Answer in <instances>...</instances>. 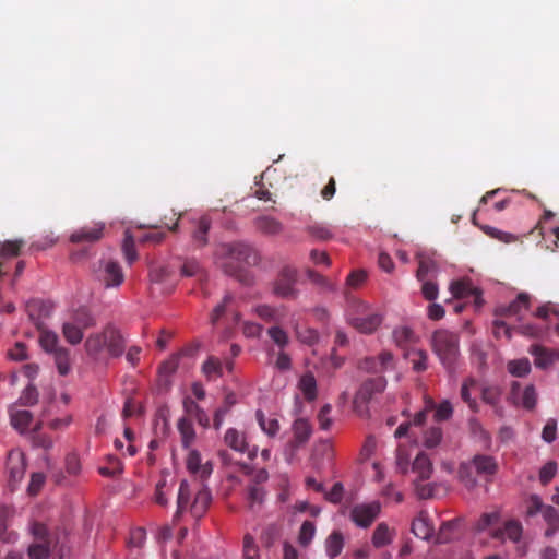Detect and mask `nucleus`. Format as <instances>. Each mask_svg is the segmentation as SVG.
I'll list each match as a JSON object with an SVG mask.
<instances>
[{
  "label": "nucleus",
  "instance_id": "1",
  "mask_svg": "<svg viewBox=\"0 0 559 559\" xmlns=\"http://www.w3.org/2000/svg\"><path fill=\"white\" fill-rule=\"evenodd\" d=\"M84 347L87 356L100 361L106 357H120L126 348V340L120 330L109 323L100 332L90 334Z\"/></svg>",
  "mask_w": 559,
  "mask_h": 559
},
{
  "label": "nucleus",
  "instance_id": "2",
  "mask_svg": "<svg viewBox=\"0 0 559 559\" xmlns=\"http://www.w3.org/2000/svg\"><path fill=\"white\" fill-rule=\"evenodd\" d=\"M347 322L360 333H373L382 323V314L367 302L354 296H347Z\"/></svg>",
  "mask_w": 559,
  "mask_h": 559
},
{
  "label": "nucleus",
  "instance_id": "3",
  "mask_svg": "<svg viewBox=\"0 0 559 559\" xmlns=\"http://www.w3.org/2000/svg\"><path fill=\"white\" fill-rule=\"evenodd\" d=\"M498 468V462L493 456L476 454L471 461L460 465L459 477L466 488L472 489L477 485L476 477L491 481Z\"/></svg>",
  "mask_w": 559,
  "mask_h": 559
},
{
  "label": "nucleus",
  "instance_id": "4",
  "mask_svg": "<svg viewBox=\"0 0 559 559\" xmlns=\"http://www.w3.org/2000/svg\"><path fill=\"white\" fill-rule=\"evenodd\" d=\"M431 347L441 365L452 372L460 357L459 334L445 329L437 330L431 336Z\"/></svg>",
  "mask_w": 559,
  "mask_h": 559
},
{
  "label": "nucleus",
  "instance_id": "5",
  "mask_svg": "<svg viewBox=\"0 0 559 559\" xmlns=\"http://www.w3.org/2000/svg\"><path fill=\"white\" fill-rule=\"evenodd\" d=\"M221 250L226 259L221 262V266L226 274L231 276H240L241 273L239 266L234 264V262L257 265L261 259L259 252L253 247L243 242L224 245Z\"/></svg>",
  "mask_w": 559,
  "mask_h": 559
},
{
  "label": "nucleus",
  "instance_id": "6",
  "mask_svg": "<svg viewBox=\"0 0 559 559\" xmlns=\"http://www.w3.org/2000/svg\"><path fill=\"white\" fill-rule=\"evenodd\" d=\"M190 485L187 480H182L179 486L178 497H177V511L174 515V521H177L182 512H185L188 508L193 518L200 519L202 518L212 501V495L207 488H201L194 496L193 502L190 504Z\"/></svg>",
  "mask_w": 559,
  "mask_h": 559
},
{
  "label": "nucleus",
  "instance_id": "7",
  "mask_svg": "<svg viewBox=\"0 0 559 559\" xmlns=\"http://www.w3.org/2000/svg\"><path fill=\"white\" fill-rule=\"evenodd\" d=\"M297 270L290 265L283 266L272 284V292L275 296L284 299H296L298 296Z\"/></svg>",
  "mask_w": 559,
  "mask_h": 559
},
{
  "label": "nucleus",
  "instance_id": "8",
  "mask_svg": "<svg viewBox=\"0 0 559 559\" xmlns=\"http://www.w3.org/2000/svg\"><path fill=\"white\" fill-rule=\"evenodd\" d=\"M386 386V380L383 377L374 379H368L365 381L354 397L355 411L364 415L367 412L366 405L373 399L374 394H379L384 391Z\"/></svg>",
  "mask_w": 559,
  "mask_h": 559
},
{
  "label": "nucleus",
  "instance_id": "9",
  "mask_svg": "<svg viewBox=\"0 0 559 559\" xmlns=\"http://www.w3.org/2000/svg\"><path fill=\"white\" fill-rule=\"evenodd\" d=\"M380 512L379 501L358 503L350 509L349 519L356 526L368 528L378 519Z\"/></svg>",
  "mask_w": 559,
  "mask_h": 559
},
{
  "label": "nucleus",
  "instance_id": "10",
  "mask_svg": "<svg viewBox=\"0 0 559 559\" xmlns=\"http://www.w3.org/2000/svg\"><path fill=\"white\" fill-rule=\"evenodd\" d=\"M95 273L105 287H117L124 278L120 265L111 260L99 261V266Z\"/></svg>",
  "mask_w": 559,
  "mask_h": 559
},
{
  "label": "nucleus",
  "instance_id": "11",
  "mask_svg": "<svg viewBox=\"0 0 559 559\" xmlns=\"http://www.w3.org/2000/svg\"><path fill=\"white\" fill-rule=\"evenodd\" d=\"M225 444L240 454H246L250 460L257 456L258 448H250L245 432L236 428H228L224 436Z\"/></svg>",
  "mask_w": 559,
  "mask_h": 559
},
{
  "label": "nucleus",
  "instance_id": "12",
  "mask_svg": "<svg viewBox=\"0 0 559 559\" xmlns=\"http://www.w3.org/2000/svg\"><path fill=\"white\" fill-rule=\"evenodd\" d=\"M106 225L103 222H94L91 225L82 226L70 235L72 243H95L105 234Z\"/></svg>",
  "mask_w": 559,
  "mask_h": 559
},
{
  "label": "nucleus",
  "instance_id": "13",
  "mask_svg": "<svg viewBox=\"0 0 559 559\" xmlns=\"http://www.w3.org/2000/svg\"><path fill=\"white\" fill-rule=\"evenodd\" d=\"M510 400L515 405H522L526 409H533L537 402L536 390L533 384H528L521 393V384L518 381H513L510 388Z\"/></svg>",
  "mask_w": 559,
  "mask_h": 559
},
{
  "label": "nucleus",
  "instance_id": "14",
  "mask_svg": "<svg viewBox=\"0 0 559 559\" xmlns=\"http://www.w3.org/2000/svg\"><path fill=\"white\" fill-rule=\"evenodd\" d=\"M531 297L527 293H520L516 298L508 306L497 307L495 314L497 317H515L522 319V312L530 308Z\"/></svg>",
  "mask_w": 559,
  "mask_h": 559
},
{
  "label": "nucleus",
  "instance_id": "15",
  "mask_svg": "<svg viewBox=\"0 0 559 559\" xmlns=\"http://www.w3.org/2000/svg\"><path fill=\"white\" fill-rule=\"evenodd\" d=\"M9 483L12 487L17 485L24 477L26 464L23 453L11 451L7 461Z\"/></svg>",
  "mask_w": 559,
  "mask_h": 559
},
{
  "label": "nucleus",
  "instance_id": "16",
  "mask_svg": "<svg viewBox=\"0 0 559 559\" xmlns=\"http://www.w3.org/2000/svg\"><path fill=\"white\" fill-rule=\"evenodd\" d=\"M187 469L199 476L201 479H206L213 472V466L210 461L202 463L201 454L197 450H190L186 460Z\"/></svg>",
  "mask_w": 559,
  "mask_h": 559
},
{
  "label": "nucleus",
  "instance_id": "17",
  "mask_svg": "<svg viewBox=\"0 0 559 559\" xmlns=\"http://www.w3.org/2000/svg\"><path fill=\"white\" fill-rule=\"evenodd\" d=\"M530 353L534 356L535 366L546 369L559 360V350L549 349L539 345L531 346Z\"/></svg>",
  "mask_w": 559,
  "mask_h": 559
},
{
  "label": "nucleus",
  "instance_id": "18",
  "mask_svg": "<svg viewBox=\"0 0 559 559\" xmlns=\"http://www.w3.org/2000/svg\"><path fill=\"white\" fill-rule=\"evenodd\" d=\"M412 532L416 537L425 540H428L433 536L435 526L430 522L429 515L426 511H420L413 520Z\"/></svg>",
  "mask_w": 559,
  "mask_h": 559
},
{
  "label": "nucleus",
  "instance_id": "19",
  "mask_svg": "<svg viewBox=\"0 0 559 559\" xmlns=\"http://www.w3.org/2000/svg\"><path fill=\"white\" fill-rule=\"evenodd\" d=\"M293 448H299L308 442L312 435V426L305 418H297L293 424Z\"/></svg>",
  "mask_w": 559,
  "mask_h": 559
},
{
  "label": "nucleus",
  "instance_id": "20",
  "mask_svg": "<svg viewBox=\"0 0 559 559\" xmlns=\"http://www.w3.org/2000/svg\"><path fill=\"white\" fill-rule=\"evenodd\" d=\"M449 290L451 292L452 296L456 299L475 296V302L478 306L481 305L479 292L476 288H474L472 286V283L467 280H459L451 282Z\"/></svg>",
  "mask_w": 559,
  "mask_h": 559
},
{
  "label": "nucleus",
  "instance_id": "21",
  "mask_svg": "<svg viewBox=\"0 0 559 559\" xmlns=\"http://www.w3.org/2000/svg\"><path fill=\"white\" fill-rule=\"evenodd\" d=\"M523 533L522 524L518 520H509L504 523L503 527L496 530L492 537L496 539H503L507 537L513 543L520 542Z\"/></svg>",
  "mask_w": 559,
  "mask_h": 559
},
{
  "label": "nucleus",
  "instance_id": "22",
  "mask_svg": "<svg viewBox=\"0 0 559 559\" xmlns=\"http://www.w3.org/2000/svg\"><path fill=\"white\" fill-rule=\"evenodd\" d=\"M254 227L258 231L267 236L280 235L284 229L283 224L278 219L267 215L257 217L254 219Z\"/></svg>",
  "mask_w": 559,
  "mask_h": 559
},
{
  "label": "nucleus",
  "instance_id": "23",
  "mask_svg": "<svg viewBox=\"0 0 559 559\" xmlns=\"http://www.w3.org/2000/svg\"><path fill=\"white\" fill-rule=\"evenodd\" d=\"M211 229V219L202 216L195 222V227L191 234L192 242L197 248L205 247L209 242V231Z\"/></svg>",
  "mask_w": 559,
  "mask_h": 559
},
{
  "label": "nucleus",
  "instance_id": "24",
  "mask_svg": "<svg viewBox=\"0 0 559 559\" xmlns=\"http://www.w3.org/2000/svg\"><path fill=\"white\" fill-rule=\"evenodd\" d=\"M344 536L340 531H333L325 539V552L329 559H335L344 548Z\"/></svg>",
  "mask_w": 559,
  "mask_h": 559
},
{
  "label": "nucleus",
  "instance_id": "25",
  "mask_svg": "<svg viewBox=\"0 0 559 559\" xmlns=\"http://www.w3.org/2000/svg\"><path fill=\"white\" fill-rule=\"evenodd\" d=\"M432 463L425 453H419L413 462V472L417 474L415 480H427L432 474Z\"/></svg>",
  "mask_w": 559,
  "mask_h": 559
},
{
  "label": "nucleus",
  "instance_id": "26",
  "mask_svg": "<svg viewBox=\"0 0 559 559\" xmlns=\"http://www.w3.org/2000/svg\"><path fill=\"white\" fill-rule=\"evenodd\" d=\"M394 530H391L385 522L377 525L372 534V545L376 548H382L392 543Z\"/></svg>",
  "mask_w": 559,
  "mask_h": 559
},
{
  "label": "nucleus",
  "instance_id": "27",
  "mask_svg": "<svg viewBox=\"0 0 559 559\" xmlns=\"http://www.w3.org/2000/svg\"><path fill=\"white\" fill-rule=\"evenodd\" d=\"M298 389L308 402H312L317 399V381L312 373L307 372L300 377L298 381Z\"/></svg>",
  "mask_w": 559,
  "mask_h": 559
},
{
  "label": "nucleus",
  "instance_id": "28",
  "mask_svg": "<svg viewBox=\"0 0 559 559\" xmlns=\"http://www.w3.org/2000/svg\"><path fill=\"white\" fill-rule=\"evenodd\" d=\"M33 420V414L25 409H15L10 412V421L13 428L24 433Z\"/></svg>",
  "mask_w": 559,
  "mask_h": 559
},
{
  "label": "nucleus",
  "instance_id": "29",
  "mask_svg": "<svg viewBox=\"0 0 559 559\" xmlns=\"http://www.w3.org/2000/svg\"><path fill=\"white\" fill-rule=\"evenodd\" d=\"M240 472L250 478L249 485L262 486L269 479V473L265 468H253L246 463H239Z\"/></svg>",
  "mask_w": 559,
  "mask_h": 559
},
{
  "label": "nucleus",
  "instance_id": "30",
  "mask_svg": "<svg viewBox=\"0 0 559 559\" xmlns=\"http://www.w3.org/2000/svg\"><path fill=\"white\" fill-rule=\"evenodd\" d=\"M461 520L454 519L452 521H448L442 523L439 528V532L436 535L437 544H447L455 538V533L460 526Z\"/></svg>",
  "mask_w": 559,
  "mask_h": 559
},
{
  "label": "nucleus",
  "instance_id": "31",
  "mask_svg": "<svg viewBox=\"0 0 559 559\" xmlns=\"http://www.w3.org/2000/svg\"><path fill=\"white\" fill-rule=\"evenodd\" d=\"M416 372H424L428 368V354L424 349H409L405 354Z\"/></svg>",
  "mask_w": 559,
  "mask_h": 559
},
{
  "label": "nucleus",
  "instance_id": "32",
  "mask_svg": "<svg viewBox=\"0 0 559 559\" xmlns=\"http://www.w3.org/2000/svg\"><path fill=\"white\" fill-rule=\"evenodd\" d=\"M265 490L263 486L248 485L247 489V502L248 508L251 511H257L264 501Z\"/></svg>",
  "mask_w": 559,
  "mask_h": 559
},
{
  "label": "nucleus",
  "instance_id": "33",
  "mask_svg": "<svg viewBox=\"0 0 559 559\" xmlns=\"http://www.w3.org/2000/svg\"><path fill=\"white\" fill-rule=\"evenodd\" d=\"M178 430L181 436L182 447L189 449L195 439V431L192 423L187 418H181L178 421Z\"/></svg>",
  "mask_w": 559,
  "mask_h": 559
},
{
  "label": "nucleus",
  "instance_id": "34",
  "mask_svg": "<svg viewBox=\"0 0 559 559\" xmlns=\"http://www.w3.org/2000/svg\"><path fill=\"white\" fill-rule=\"evenodd\" d=\"M70 322L74 323L75 325L80 326L83 330H86L88 328H92L95 325V319L91 314V312L85 308H80L75 310L71 318L69 319Z\"/></svg>",
  "mask_w": 559,
  "mask_h": 559
},
{
  "label": "nucleus",
  "instance_id": "35",
  "mask_svg": "<svg viewBox=\"0 0 559 559\" xmlns=\"http://www.w3.org/2000/svg\"><path fill=\"white\" fill-rule=\"evenodd\" d=\"M83 329L70 322L69 320L66 321L62 325L63 336L71 345H78L81 343L83 340Z\"/></svg>",
  "mask_w": 559,
  "mask_h": 559
},
{
  "label": "nucleus",
  "instance_id": "36",
  "mask_svg": "<svg viewBox=\"0 0 559 559\" xmlns=\"http://www.w3.org/2000/svg\"><path fill=\"white\" fill-rule=\"evenodd\" d=\"M507 369L513 377L522 378L531 372V362L527 358L510 360L507 365Z\"/></svg>",
  "mask_w": 559,
  "mask_h": 559
},
{
  "label": "nucleus",
  "instance_id": "37",
  "mask_svg": "<svg viewBox=\"0 0 559 559\" xmlns=\"http://www.w3.org/2000/svg\"><path fill=\"white\" fill-rule=\"evenodd\" d=\"M180 274L185 277H197L202 280L204 277V271L200 263L194 259H188L183 262L180 267Z\"/></svg>",
  "mask_w": 559,
  "mask_h": 559
},
{
  "label": "nucleus",
  "instance_id": "38",
  "mask_svg": "<svg viewBox=\"0 0 559 559\" xmlns=\"http://www.w3.org/2000/svg\"><path fill=\"white\" fill-rule=\"evenodd\" d=\"M39 343L41 347L49 353H56L59 348L58 335L51 331L43 330L39 335Z\"/></svg>",
  "mask_w": 559,
  "mask_h": 559
},
{
  "label": "nucleus",
  "instance_id": "39",
  "mask_svg": "<svg viewBox=\"0 0 559 559\" xmlns=\"http://www.w3.org/2000/svg\"><path fill=\"white\" fill-rule=\"evenodd\" d=\"M123 465L122 462L112 455L107 456V465L100 466L98 472L100 475L105 477H114L122 473Z\"/></svg>",
  "mask_w": 559,
  "mask_h": 559
},
{
  "label": "nucleus",
  "instance_id": "40",
  "mask_svg": "<svg viewBox=\"0 0 559 559\" xmlns=\"http://www.w3.org/2000/svg\"><path fill=\"white\" fill-rule=\"evenodd\" d=\"M257 420L261 429L271 437H274L280 430V423L276 418H266L261 411L257 412Z\"/></svg>",
  "mask_w": 559,
  "mask_h": 559
},
{
  "label": "nucleus",
  "instance_id": "41",
  "mask_svg": "<svg viewBox=\"0 0 559 559\" xmlns=\"http://www.w3.org/2000/svg\"><path fill=\"white\" fill-rule=\"evenodd\" d=\"M481 400L498 411L500 408L501 390L498 386H484L481 389Z\"/></svg>",
  "mask_w": 559,
  "mask_h": 559
},
{
  "label": "nucleus",
  "instance_id": "42",
  "mask_svg": "<svg viewBox=\"0 0 559 559\" xmlns=\"http://www.w3.org/2000/svg\"><path fill=\"white\" fill-rule=\"evenodd\" d=\"M534 316L538 319H542L546 322H550V317L555 316L558 318V323L556 324V330L559 333V309L556 305L551 302H547L537 308Z\"/></svg>",
  "mask_w": 559,
  "mask_h": 559
},
{
  "label": "nucleus",
  "instance_id": "43",
  "mask_svg": "<svg viewBox=\"0 0 559 559\" xmlns=\"http://www.w3.org/2000/svg\"><path fill=\"white\" fill-rule=\"evenodd\" d=\"M295 333L298 341L307 345H313L319 340L318 332L308 326L296 325Z\"/></svg>",
  "mask_w": 559,
  "mask_h": 559
},
{
  "label": "nucleus",
  "instance_id": "44",
  "mask_svg": "<svg viewBox=\"0 0 559 559\" xmlns=\"http://www.w3.org/2000/svg\"><path fill=\"white\" fill-rule=\"evenodd\" d=\"M543 518L549 526V530L547 531V535L559 530V507L558 508L554 507V506L545 507Z\"/></svg>",
  "mask_w": 559,
  "mask_h": 559
},
{
  "label": "nucleus",
  "instance_id": "45",
  "mask_svg": "<svg viewBox=\"0 0 559 559\" xmlns=\"http://www.w3.org/2000/svg\"><path fill=\"white\" fill-rule=\"evenodd\" d=\"M306 231L317 240H329L333 237L330 228L324 224L314 223L306 227Z\"/></svg>",
  "mask_w": 559,
  "mask_h": 559
},
{
  "label": "nucleus",
  "instance_id": "46",
  "mask_svg": "<svg viewBox=\"0 0 559 559\" xmlns=\"http://www.w3.org/2000/svg\"><path fill=\"white\" fill-rule=\"evenodd\" d=\"M23 242L17 240H7L0 243V259L15 258L20 254Z\"/></svg>",
  "mask_w": 559,
  "mask_h": 559
},
{
  "label": "nucleus",
  "instance_id": "47",
  "mask_svg": "<svg viewBox=\"0 0 559 559\" xmlns=\"http://www.w3.org/2000/svg\"><path fill=\"white\" fill-rule=\"evenodd\" d=\"M29 559H48L50 555V543L36 542L28 546Z\"/></svg>",
  "mask_w": 559,
  "mask_h": 559
},
{
  "label": "nucleus",
  "instance_id": "48",
  "mask_svg": "<svg viewBox=\"0 0 559 559\" xmlns=\"http://www.w3.org/2000/svg\"><path fill=\"white\" fill-rule=\"evenodd\" d=\"M242 555L245 559H260L259 546L250 534L243 536Z\"/></svg>",
  "mask_w": 559,
  "mask_h": 559
},
{
  "label": "nucleus",
  "instance_id": "49",
  "mask_svg": "<svg viewBox=\"0 0 559 559\" xmlns=\"http://www.w3.org/2000/svg\"><path fill=\"white\" fill-rule=\"evenodd\" d=\"M53 356L59 373L61 376L68 374L70 371L69 350L64 347L59 348L56 353H53Z\"/></svg>",
  "mask_w": 559,
  "mask_h": 559
},
{
  "label": "nucleus",
  "instance_id": "50",
  "mask_svg": "<svg viewBox=\"0 0 559 559\" xmlns=\"http://www.w3.org/2000/svg\"><path fill=\"white\" fill-rule=\"evenodd\" d=\"M442 436L443 433L440 427H430L424 433V445L428 449L436 448L441 442Z\"/></svg>",
  "mask_w": 559,
  "mask_h": 559
},
{
  "label": "nucleus",
  "instance_id": "51",
  "mask_svg": "<svg viewBox=\"0 0 559 559\" xmlns=\"http://www.w3.org/2000/svg\"><path fill=\"white\" fill-rule=\"evenodd\" d=\"M38 390L34 384H28L19 397V404L22 406H33L38 402Z\"/></svg>",
  "mask_w": 559,
  "mask_h": 559
},
{
  "label": "nucleus",
  "instance_id": "52",
  "mask_svg": "<svg viewBox=\"0 0 559 559\" xmlns=\"http://www.w3.org/2000/svg\"><path fill=\"white\" fill-rule=\"evenodd\" d=\"M308 280L314 285L320 286L324 290L333 292L335 290V286L323 275L316 272L312 269H306L305 271Z\"/></svg>",
  "mask_w": 559,
  "mask_h": 559
},
{
  "label": "nucleus",
  "instance_id": "53",
  "mask_svg": "<svg viewBox=\"0 0 559 559\" xmlns=\"http://www.w3.org/2000/svg\"><path fill=\"white\" fill-rule=\"evenodd\" d=\"M435 411L433 419L436 421H444L452 417L453 415V407L450 401L444 400L440 404L436 405L432 408Z\"/></svg>",
  "mask_w": 559,
  "mask_h": 559
},
{
  "label": "nucleus",
  "instance_id": "54",
  "mask_svg": "<svg viewBox=\"0 0 559 559\" xmlns=\"http://www.w3.org/2000/svg\"><path fill=\"white\" fill-rule=\"evenodd\" d=\"M437 270L436 263L427 258H419V265L416 272V277L418 281L427 280L428 275L435 273Z\"/></svg>",
  "mask_w": 559,
  "mask_h": 559
},
{
  "label": "nucleus",
  "instance_id": "55",
  "mask_svg": "<svg viewBox=\"0 0 559 559\" xmlns=\"http://www.w3.org/2000/svg\"><path fill=\"white\" fill-rule=\"evenodd\" d=\"M314 534H316L314 523L311 521H305L301 524V527L299 531V536H298V540H299L300 545H302L305 547L308 546L311 543V540L313 539Z\"/></svg>",
  "mask_w": 559,
  "mask_h": 559
},
{
  "label": "nucleus",
  "instance_id": "56",
  "mask_svg": "<svg viewBox=\"0 0 559 559\" xmlns=\"http://www.w3.org/2000/svg\"><path fill=\"white\" fill-rule=\"evenodd\" d=\"M483 230L486 235L490 236L491 238L498 239L501 242L510 243L516 241V236L503 230H500L496 227L491 226H484Z\"/></svg>",
  "mask_w": 559,
  "mask_h": 559
},
{
  "label": "nucleus",
  "instance_id": "57",
  "mask_svg": "<svg viewBox=\"0 0 559 559\" xmlns=\"http://www.w3.org/2000/svg\"><path fill=\"white\" fill-rule=\"evenodd\" d=\"M202 370L209 379L219 377L222 374V365L219 359L213 356L209 357V359L203 364Z\"/></svg>",
  "mask_w": 559,
  "mask_h": 559
},
{
  "label": "nucleus",
  "instance_id": "58",
  "mask_svg": "<svg viewBox=\"0 0 559 559\" xmlns=\"http://www.w3.org/2000/svg\"><path fill=\"white\" fill-rule=\"evenodd\" d=\"M545 507L539 496L531 495L526 500V515L535 516L539 512L544 514Z\"/></svg>",
  "mask_w": 559,
  "mask_h": 559
},
{
  "label": "nucleus",
  "instance_id": "59",
  "mask_svg": "<svg viewBox=\"0 0 559 559\" xmlns=\"http://www.w3.org/2000/svg\"><path fill=\"white\" fill-rule=\"evenodd\" d=\"M499 520H500V512L499 511L484 513V514H481V516L479 518V520H478V522L476 524V530L477 531H485L489 526L498 523Z\"/></svg>",
  "mask_w": 559,
  "mask_h": 559
},
{
  "label": "nucleus",
  "instance_id": "60",
  "mask_svg": "<svg viewBox=\"0 0 559 559\" xmlns=\"http://www.w3.org/2000/svg\"><path fill=\"white\" fill-rule=\"evenodd\" d=\"M269 336L281 348H284L289 340L287 333L280 326H272L267 330Z\"/></svg>",
  "mask_w": 559,
  "mask_h": 559
},
{
  "label": "nucleus",
  "instance_id": "61",
  "mask_svg": "<svg viewBox=\"0 0 559 559\" xmlns=\"http://www.w3.org/2000/svg\"><path fill=\"white\" fill-rule=\"evenodd\" d=\"M557 473V463L554 461L547 462L539 469V480L543 485H547L550 480L556 476Z\"/></svg>",
  "mask_w": 559,
  "mask_h": 559
},
{
  "label": "nucleus",
  "instance_id": "62",
  "mask_svg": "<svg viewBox=\"0 0 559 559\" xmlns=\"http://www.w3.org/2000/svg\"><path fill=\"white\" fill-rule=\"evenodd\" d=\"M542 438L545 442L551 443L557 438V420L554 418H549L542 431Z\"/></svg>",
  "mask_w": 559,
  "mask_h": 559
},
{
  "label": "nucleus",
  "instance_id": "63",
  "mask_svg": "<svg viewBox=\"0 0 559 559\" xmlns=\"http://www.w3.org/2000/svg\"><path fill=\"white\" fill-rule=\"evenodd\" d=\"M367 280V273L364 270L353 271L346 280L347 286L350 288L357 289L364 285Z\"/></svg>",
  "mask_w": 559,
  "mask_h": 559
},
{
  "label": "nucleus",
  "instance_id": "64",
  "mask_svg": "<svg viewBox=\"0 0 559 559\" xmlns=\"http://www.w3.org/2000/svg\"><path fill=\"white\" fill-rule=\"evenodd\" d=\"M179 358H180V355L176 354V355H173L166 361H164L159 366V373L162 376H166V377L171 376L173 373H175L176 370L178 369Z\"/></svg>",
  "mask_w": 559,
  "mask_h": 559
}]
</instances>
